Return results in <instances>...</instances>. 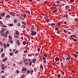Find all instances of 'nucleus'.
<instances>
[{
	"label": "nucleus",
	"instance_id": "nucleus-40",
	"mask_svg": "<svg viewBox=\"0 0 78 78\" xmlns=\"http://www.w3.org/2000/svg\"><path fill=\"white\" fill-rule=\"evenodd\" d=\"M32 64V62H30L29 63V66H30V65H31Z\"/></svg>",
	"mask_w": 78,
	"mask_h": 78
},
{
	"label": "nucleus",
	"instance_id": "nucleus-37",
	"mask_svg": "<svg viewBox=\"0 0 78 78\" xmlns=\"http://www.w3.org/2000/svg\"><path fill=\"white\" fill-rule=\"evenodd\" d=\"M3 46H4V47H6V44H3Z\"/></svg>",
	"mask_w": 78,
	"mask_h": 78
},
{
	"label": "nucleus",
	"instance_id": "nucleus-21",
	"mask_svg": "<svg viewBox=\"0 0 78 78\" xmlns=\"http://www.w3.org/2000/svg\"><path fill=\"white\" fill-rule=\"evenodd\" d=\"M6 18H9L10 16L9 15H7L6 16Z\"/></svg>",
	"mask_w": 78,
	"mask_h": 78
},
{
	"label": "nucleus",
	"instance_id": "nucleus-38",
	"mask_svg": "<svg viewBox=\"0 0 78 78\" xmlns=\"http://www.w3.org/2000/svg\"><path fill=\"white\" fill-rule=\"evenodd\" d=\"M22 28H25V26L23 25L22 26Z\"/></svg>",
	"mask_w": 78,
	"mask_h": 78
},
{
	"label": "nucleus",
	"instance_id": "nucleus-31",
	"mask_svg": "<svg viewBox=\"0 0 78 78\" xmlns=\"http://www.w3.org/2000/svg\"><path fill=\"white\" fill-rule=\"evenodd\" d=\"M70 27H71L73 29H74V27L73 26H70Z\"/></svg>",
	"mask_w": 78,
	"mask_h": 78
},
{
	"label": "nucleus",
	"instance_id": "nucleus-44",
	"mask_svg": "<svg viewBox=\"0 0 78 78\" xmlns=\"http://www.w3.org/2000/svg\"><path fill=\"white\" fill-rule=\"evenodd\" d=\"M58 78H60L61 77V75L60 74H58Z\"/></svg>",
	"mask_w": 78,
	"mask_h": 78
},
{
	"label": "nucleus",
	"instance_id": "nucleus-29",
	"mask_svg": "<svg viewBox=\"0 0 78 78\" xmlns=\"http://www.w3.org/2000/svg\"><path fill=\"white\" fill-rule=\"evenodd\" d=\"M69 8V6H66V9H67V8Z\"/></svg>",
	"mask_w": 78,
	"mask_h": 78
},
{
	"label": "nucleus",
	"instance_id": "nucleus-52",
	"mask_svg": "<svg viewBox=\"0 0 78 78\" xmlns=\"http://www.w3.org/2000/svg\"><path fill=\"white\" fill-rule=\"evenodd\" d=\"M73 41H74V42H76V41H77V40H76V39H74Z\"/></svg>",
	"mask_w": 78,
	"mask_h": 78
},
{
	"label": "nucleus",
	"instance_id": "nucleus-22",
	"mask_svg": "<svg viewBox=\"0 0 78 78\" xmlns=\"http://www.w3.org/2000/svg\"><path fill=\"white\" fill-rule=\"evenodd\" d=\"M14 36V37H16V38H17V37H19V36L18 35H15Z\"/></svg>",
	"mask_w": 78,
	"mask_h": 78
},
{
	"label": "nucleus",
	"instance_id": "nucleus-46",
	"mask_svg": "<svg viewBox=\"0 0 78 78\" xmlns=\"http://www.w3.org/2000/svg\"><path fill=\"white\" fill-rule=\"evenodd\" d=\"M1 67H5V65L4 64H2L1 66Z\"/></svg>",
	"mask_w": 78,
	"mask_h": 78
},
{
	"label": "nucleus",
	"instance_id": "nucleus-2",
	"mask_svg": "<svg viewBox=\"0 0 78 78\" xmlns=\"http://www.w3.org/2000/svg\"><path fill=\"white\" fill-rule=\"evenodd\" d=\"M16 44H17L18 45H20V41H19L17 40H16Z\"/></svg>",
	"mask_w": 78,
	"mask_h": 78
},
{
	"label": "nucleus",
	"instance_id": "nucleus-45",
	"mask_svg": "<svg viewBox=\"0 0 78 78\" xmlns=\"http://www.w3.org/2000/svg\"><path fill=\"white\" fill-rule=\"evenodd\" d=\"M10 56H12V55H13V53H10Z\"/></svg>",
	"mask_w": 78,
	"mask_h": 78
},
{
	"label": "nucleus",
	"instance_id": "nucleus-51",
	"mask_svg": "<svg viewBox=\"0 0 78 78\" xmlns=\"http://www.w3.org/2000/svg\"><path fill=\"white\" fill-rule=\"evenodd\" d=\"M56 3H60V2H59V1H57L56 2Z\"/></svg>",
	"mask_w": 78,
	"mask_h": 78
},
{
	"label": "nucleus",
	"instance_id": "nucleus-49",
	"mask_svg": "<svg viewBox=\"0 0 78 78\" xmlns=\"http://www.w3.org/2000/svg\"><path fill=\"white\" fill-rule=\"evenodd\" d=\"M1 78H5V76H2L1 77Z\"/></svg>",
	"mask_w": 78,
	"mask_h": 78
},
{
	"label": "nucleus",
	"instance_id": "nucleus-12",
	"mask_svg": "<svg viewBox=\"0 0 78 78\" xmlns=\"http://www.w3.org/2000/svg\"><path fill=\"white\" fill-rule=\"evenodd\" d=\"M70 59V57H67L66 59L67 61H68V60H69V59Z\"/></svg>",
	"mask_w": 78,
	"mask_h": 78
},
{
	"label": "nucleus",
	"instance_id": "nucleus-30",
	"mask_svg": "<svg viewBox=\"0 0 78 78\" xmlns=\"http://www.w3.org/2000/svg\"><path fill=\"white\" fill-rule=\"evenodd\" d=\"M66 55L68 56V57H70V54H67Z\"/></svg>",
	"mask_w": 78,
	"mask_h": 78
},
{
	"label": "nucleus",
	"instance_id": "nucleus-34",
	"mask_svg": "<svg viewBox=\"0 0 78 78\" xmlns=\"http://www.w3.org/2000/svg\"><path fill=\"white\" fill-rule=\"evenodd\" d=\"M43 62H44V64H46V60H44Z\"/></svg>",
	"mask_w": 78,
	"mask_h": 78
},
{
	"label": "nucleus",
	"instance_id": "nucleus-6",
	"mask_svg": "<svg viewBox=\"0 0 78 78\" xmlns=\"http://www.w3.org/2000/svg\"><path fill=\"white\" fill-rule=\"evenodd\" d=\"M56 61H58L59 60V58L58 57L56 58H55Z\"/></svg>",
	"mask_w": 78,
	"mask_h": 78
},
{
	"label": "nucleus",
	"instance_id": "nucleus-16",
	"mask_svg": "<svg viewBox=\"0 0 78 78\" xmlns=\"http://www.w3.org/2000/svg\"><path fill=\"white\" fill-rule=\"evenodd\" d=\"M44 55L45 57H47V54L46 53H44Z\"/></svg>",
	"mask_w": 78,
	"mask_h": 78
},
{
	"label": "nucleus",
	"instance_id": "nucleus-60",
	"mask_svg": "<svg viewBox=\"0 0 78 78\" xmlns=\"http://www.w3.org/2000/svg\"><path fill=\"white\" fill-rule=\"evenodd\" d=\"M71 10H71V9H68V11L69 12H70V11H71Z\"/></svg>",
	"mask_w": 78,
	"mask_h": 78
},
{
	"label": "nucleus",
	"instance_id": "nucleus-5",
	"mask_svg": "<svg viewBox=\"0 0 78 78\" xmlns=\"http://www.w3.org/2000/svg\"><path fill=\"white\" fill-rule=\"evenodd\" d=\"M16 35H19V31L17 30H16Z\"/></svg>",
	"mask_w": 78,
	"mask_h": 78
},
{
	"label": "nucleus",
	"instance_id": "nucleus-59",
	"mask_svg": "<svg viewBox=\"0 0 78 78\" xmlns=\"http://www.w3.org/2000/svg\"><path fill=\"white\" fill-rule=\"evenodd\" d=\"M6 34H8L9 33V31H7L6 32Z\"/></svg>",
	"mask_w": 78,
	"mask_h": 78
},
{
	"label": "nucleus",
	"instance_id": "nucleus-1",
	"mask_svg": "<svg viewBox=\"0 0 78 78\" xmlns=\"http://www.w3.org/2000/svg\"><path fill=\"white\" fill-rule=\"evenodd\" d=\"M30 32L32 33L31 34L32 36H34V35H36V32H34V31L33 30H30Z\"/></svg>",
	"mask_w": 78,
	"mask_h": 78
},
{
	"label": "nucleus",
	"instance_id": "nucleus-35",
	"mask_svg": "<svg viewBox=\"0 0 78 78\" xmlns=\"http://www.w3.org/2000/svg\"><path fill=\"white\" fill-rule=\"evenodd\" d=\"M74 2V0H70V2H71L72 3H73Z\"/></svg>",
	"mask_w": 78,
	"mask_h": 78
},
{
	"label": "nucleus",
	"instance_id": "nucleus-25",
	"mask_svg": "<svg viewBox=\"0 0 78 78\" xmlns=\"http://www.w3.org/2000/svg\"><path fill=\"white\" fill-rule=\"evenodd\" d=\"M5 69V68L4 67H2L1 68V69H2V70H4Z\"/></svg>",
	"mask_w": 78,
	"mask_h": 78
},
{
	"label": "nucleus",
	"instance_id": "nucleus-3",
	"mask_svg": "<svg viewBox=\"0 0 78 78\" xmlns=\"http://www.w3.org/2000/svg\"><path fill=\"white\" fill-rule=\"evenodd\" d=\"M72 55L73 56H75V57L76 58V57H77V56H78V55L75 54H72Z\"/></svg>",
	"mask_w": 78,
	"mask_h": 78
},
{
	"label": "nucleus",
	"instance_id": "nucleus-62",
	"mask_svg": "<svg viewBox=\"0 0 78 78\" xmlns=\"http://www.w3.org/2000/svg\"><path fill=\"white\" fill-rule=\"evenodd\" d=\"M24 53H26V52H28V51L27 50L24 51Z\"/></svg>",
	"mask_w": 78,
	"mask_h": 78
},
{
	"label": "nucleus",
	"instance_id": "nucleus-58",
	"mask_svg": "<svg viewBox=\"0 0 78 78\" xmlns=\"http://www.w3.org/2000/svg\"><path fill=\"white\" fill-rule=\"evenodd\" d=\"M62 75H64V73L63 72H62Z\"/></svg>",
	"mask_w": 78,
	"mask_h": 78
},
{
	"label": "nucleus",
	"instance_id": "nucleus-18",
	"mask_svg": "<svg viewBox=\"0 0 78 78\" xmlns=\"http://www.w3.org/2000/svg\"><path fill=\"white\" fill-rule=\"evenodd\" d=\"M40 68L41 69H43V66H42V65H40Z\"/></svg>",
	"mask_w": 78,
	"mask_h": 78
},
{
	"label": "nucleus",
	"instance_id": "nucleus-4",
	"mask_svg": "<svg viewBox=\"0 0 78 78\" xmlns=\"http://www.w3.org/2000/svg\"><path fill=\"white\" fill-rule=\"evenodd\" d=\"M58 11V9H56L54 10V11L53 12V13H55V12H56V11Z\"/></svg>",
	"mask_w": 78,
	"mask_h": 78
},
{
	"label": "nucleus",
	"instance_id": "nucleus-7",
	"mask_svg": "<svg viewBox=\"0 0 78 78\" xmlns=\"http://www.w3.org/2000/svg\"><path fill=\"white\" fill-rule=\"evenodd\" d=\"M22 23L24 25H27V23L26 22H24L23 21L22 22Z\"/></svg>",
	"mask_w": 78,
	"mask_h": 78
},
{
	"label": "nucleus",
	"instance_id": "nucleus-54",
	"mask_svg": "<svg viewBox=\"0 0 78 78\" xmlns=\"http://www.w3.org/2000/svg\"><path fill=\"white\" fill-rule=\"evenodd\" d=\"M55 30H57V31H58V30H59V29H58V28H56L55 29Z\"/></svg>",
	"mask_w": 78,
	"mask_h": 78
},
{
	"label": "nucleus",
	"instance_id": "nucleus-55",
	"mask_svg": "<svg viewBox=\"0 0 78 78\" xmlns=\"http://www.w3.org/2000/svg\"><path fill=\"white\" fill-rule=\"evenodd\" d=\"M43 59H44V60H45V59H46V58H45V57H43Z\"/></svg>",
	"mask_w": 78,
	"mask_h": 78
},
{
	"label": "nucleus",
	"instance_id": "nucleus-64",
	"mask_svg": "<svg viewBox=\"0 0 78 78\" xmlns=\"http://www.w3.org/2000/svg\"><path fill=\"white\" fill-rule=\"evenodd\" d=\"M14 22L15 23H16V22H17V20H14Z\"/></svg>",
	"mask_w": 78,
	"mask_h": 78
},
{
	"label": "nucleus",
	"instance_id": "nucleus-28",
	"mask_svg": "<svg viewBox=\"0 0 78 78\" xmlns=\"http://www.w3.org/2000/svg\"><path fill=\"white\" fill-rule=\"evenodd\" d=\"M2 30L3 31H5V30H6L3 28H2Z\"/></svg>",
	"mask_w": 78,
	"mask_h": 78
},
{
	"label": "nucleus",
	"instance_id": "nucleus-20",
	"mask_svg": "<svg viewBox=\"0 0 78 78\" xmlns=\"http://www.w3.org/2000/svg\"><path fill=\"white\" fill-rule=\"evenodd\" d=\"M26 42H25V41L23 42V45H26Z\"/></svg>",
	"mask_w": 78,
	"mask_h": 78
},
{
	"label": "nucleus",
	"instance_id": "nucleus-11",
	"mask_svg": "<svg viewBox=\"0 0 78 78\" xmlns=\"http://www.w3.org/2000/svg\"><path fill=\"white\" fill-rule=\"evenodd\" d=\"M1 15L2 17H3V16H4L5 15V14L4 13H2V14H1Z\"/></svg>",
	"mask_w": 78,
	"mask_h": 78
},
{
	"label": "nucleus",
	"instance_id": "nucleus-48",
	"mask_svg": "<svg viewBox=\"0 0 78 78\" xmlns=\"http://www.w3.org/2000/svg\"><path fill=\"white\" fill-rule=\"evenodd\" d=\"M10 43H11V44H13V41L11 40L10 41Z\"/></svg>",
	"mask_w": 78,
	"mask_h": 78
},
{
	"label": "nucleus",
	"instance_id": "nucleus-17",
	"mask_svg": "<svg viewBox=\"0 0 78 78\" xmlns=\"http://www.w3.org/2000/svg\"><path fill=\"white\" fill-rule=\"evenodd\" d=\"M2 62H5V61H6V60L4 58L2 59Z\"/></svg>",
	"mask_w": 78,
	"mask_h": 78
},
{
	"label": "nucleus",
	"instance_id": "nucleus-23",
	"mask_svg": "<svg viewBox=\"0 0 78 78\" xmlns=\"http://www.w3.org/2000/svg\"><path fill=\"white\" fill-rule=\"evenodd\" d=\"M23 70H24V68H23V69H22V73H25V72H24V71H23Z\"/></svg>",
	"mask_w": 78,
	"mask_h": 78
},
{
	"label": "nucleus",
	"instance_id": "nucleus-42",
	"mask_svg": "<svg viewBox=\"0 0 78 78\" xmlns=\"http://www.w3.org/2000/svg\"><path fill=\"white\" fill-rule=\"evenodd\" d=\"M70 37H72V39H75V38H73V37H72V36H70Z\"/></svg>",
	"mask_w": 78,
	"mask_h": 78
},
{
	"label": "nucleus",
	"instance_id": "nucleus-10",
	"mask_svg": "<svg viewBox=\"0 0 78 78\" xmlns=\"http://www.w3.org/2000/svg\"><path fill=\"white\" fill-rule=\"evenodd\" d=\"M23 69H24V72H26V70H27V68H25V67H23Z\"/></svg>",
	"mask_w": 78,
	"mask_h": 78
},
{
	"label": "nucleus",
	"instance_id": "nucleus-47",
	"mask_svg": "<svg viewBox=\"0 0 78 78\" xmlns=\"http://www.w3.org/2000/svg\"><path fill=\"white\" fill-rule=\"evenodd\" d=\"M75 21H78V20L77 18H75Z\"/></svg>",
	"mask_w": 78,
	"mask_h": 78
},
{
	"label": "nucleus",
	"instance_id": "nucleus-39",
	"mask_svg": "<svg viewBox=\"0 0 78 78\" xmlns=\"http://www.w3.org/2000/svg\"><path fill=\"white\" fill-rule=\"evenodd\" d=\"M9 39H12V37H11V36H9Z\"/></svg>",
	"mask_w": 78,
	"mask_h": 78
},
{
	"label": "nucleus",
	"instance_id": "nucleus-32",
	"mask_svg": "<svg viewBox=\"0 0 78 78\" xmlns=\"http://www.w3.org/2000/svg\"><path fill=\"white\" fill-rule=\"evenodd\" d=\"M4 33V32L2 30H1L0 31V33Z\"/></svg>",
	"mask_w": 78,
	"mask_h": 78
},
{
	"label": "nucleus",
	"instance_id": "nucleus-63",
	"mask_svg": "<svg viewBox=\"0 0 78 78\" xmlns=\"http://www.w3.org/2000/svg\"><path fill=\"white\" fill-rule=\"evenodd\" d=\"M46 21L47 22H48L49 20V19H47L46 20Z\"/></svg>",
	"mask_w": 78,
	"mask_h": 78
},
{
	"label": "nucleus",
	"instance_id": "nucleus-24",
	"mask_svg": "<svg viewBox=\"0 0 78 78\" xmlns=\"http://www.w3.org/2000/svg\"><path fill=\"white\" fill-rule=\"evenodd\" d=\"M60 25H61V23H57V25L58 26H60Z\"/></svg>",
	"mask_w": 78,
	"mask_h": 78
},
{
	"label": "nucleus",
	"instance_id": "nucleus-15",
	"mask_svg": "<svg viewBox=\"0 0 78 78\" xmlns=\"http://www.w3.org/2000/svg\"><path fill=\"white\" fill-rule=\"evenodd\" d=\"M28 61V59H25L24 60V62H26Z\"/></svg>",
	"mask_w": 78,
	"mask_h": 78
},
{
	"label": "nucleus",
	"instance_id": "nucleus-19",
	"mask_svg": "<svg viewBox=\"0 0 78 78\" xmlns=\"http://www.w3.org/2000/svg\"><path fill=\"white\" fill-rule=\"evenodd\" d=\"M24 77H25V75L24 74L22 75L21 76V77L22 78H23Z\"/></svg>",
	"mask_w": 78,
	"mask_h": 78
},
{
	"label": "nucleus",
	"instance_id": "nucleus-57",
	"mask_svg": "<svg viewBox=\"0 0 78 78\" xmlns=\"http://www.w3.org/2000/svg\"><path fill=\"white\" fill-rule=\"evenodd\" d=\"M1 73H4V71H3V70L1 71Z\"/></svg>",
	"mask_w": 78,
	"mask_h": 78
},
{
	"label": "nucleus",
	"instance_id": "nucleus-43",
	"mask_svg": "<svg viewBox=\"0 0 78 78\" xmlns=\"http://www.w3.org/2000/svg\"><path fill=\"white\" fill-rule=\"evenodd\" d=\"M11 15H12V16H15V14L14 13H11Z\"/></svg>",
	"mask_w": 78,
	"mask_h": 78
},
{
	"label": "nucleus",
	"instance_id": "nucleus-50",
	"mask_svg": "<svg viewBox=\"0 0 78 78\" xmlns=\"http://www.w3.org/2000/svg\"><path fill=\"white\" fill-rule=\"evenodd\" d=\"M51 26H53V25H55V24L54 23H52L51 25Z\"/></svg>",
	"mask_w": 78,
	"mask_h": 78
},
{
	"label": "nucleus",
	"instance_id": "nucleus-33",
	"mask_svg": "<svg viewBox=\"0 0 78 78\" xmlns=\"http://www.w3.org/2000/svg\"><path fill=\"white\" fill-rule=\"evenodd\" d=\"M27 73H30V71H29V70H27Z\"/></svg>",
	"mask_w": 78,
	"mask_h": 78
},
{
	"label": "nucleus",
	"instance_id": "nucleus-14",
	"mask_svg": "<svg viewBox=\"0 0 78 78\" xmlns=\"http://www.w3.org/2000/svg\"><path fill=\"white\" fill-rule=\"evenodd\" d=\"M32 61V62H33V63H34V62H35L36 61V59H33Z\"/></svg>",
	"mask_w": 78,
	"mask_h": 78
},
{
	"label": "nucleus",
	"instance_id": "nucleus-61",
	"mask_svg": "<svg viewBox=\"0 0 78 78\" xmlns=\"http://www.w3.org/2000/svg\"><path fill=\"white\" fill-rule=\"evenodd\" d=\"M61 66H63V63H62V62H61Z\"/></svg>",
	"mask_w": 78,
	"mask_h": 78
},
{
	"label": "nucleus",
	"instance_id": "nucleus-41",
	"mask_svg": "<svg viewBox=\"0 0 78 78\" xmlns=\"http://www.w3.org/2000/svg\"><path fill=\"white\" fill-rule=\"evenodd\" d=\"M1 27H4L5 28V27H6V26H3L2 25H1Z\"/></svg>",
	"mask_w": 78,
	"mask_h": 78
},
{
	"label": "nucleus",
	"instance_id": "nucleus-53",
	"mask_svg": "<svg viewBox=\"0 0 78 78\" xmlns=\"http://www.w3.org/2000/svg\"><path fill=\"white\" fill-rule=\"evenodd\" d=\"M7 47H9V44H7Z\"/></svg>",
	"mask_w": 78,
	"mask_h": 78
},
{
	"label": "nucleus",
	"instance_id": "nucleus-13",
	"mask_svg": "<svg viewBox=\"0 0 78 78\" xmlns=\"http://www.w3.org/2000/svg\"><path fill=\"white\" fill-rule=\"evenodd\" d=\"M1 57H2V58H4V57H5V54L4 53H3L1 55Z\"/></svg>",
	"mask_w": 78,
	"mask_h": 78
},
{
	"label": "nucleus",
	"instance_id": "nucleus-9",
	"mask_svg": "<svg viewBox=\"0 0 78 78\" xmlns=\"http://www.w3.org/2000/svg\"><path fill=\"white\" fill-rule=\"evenodd\" d=\"M8 25H9V26L10 27H12V26H13V24L12 23L9 24H8Z\"/></svg>",
	"mask_w": 78,
	"mask_h": 78
},
{
	"label": "nucleus",
	"instance_id": "nucleus-8",
	"mask_svg": "<svg viewBox=\"0 0 78 78\" xmlns=\"http://www.w3.org/2000/svg\"><path fill=\"white\" fill-rule=\"evenodd\" d=\"M31 29L32 30H34V25H33L32 26Z\"/></svg>",
	"mask_w": 78,
	"mask_h": 78
},
{
	"label": "nucleus",
	"instance_id": "nucleus-36",
	"mask_svg": "<svg viewBox=\"0 0 78 78\" xmlns=\"http://www.w3.org/2000/svg\"><path fill=\"white\" fill-rule=\"evenodd\" d=\"M17 25L18 27H20V23H18L17 24Z\"/></svg>",
	"mask_w": 78,
	"mask_h": 78
},
{
	"label": "nucleus",
	"instance_id": "nucleus-26",
	"mask_svg": "<svg viewBox=\"0 0 78 78\" xmlns=\"http://www.w3.org/2000/svg\"><path fill=\"white\" fill-rule=\"evenodd\" d=\"M3 36H4V37H6L7 36V35L5 34H4Z\"/></svg>",
	"mask_w": 78,
	"mask_h": 78
},
{
	"label": "nucleus",
	"instance_id": "nucleus-56",
	"mask_svg": "<svg viewBox=\"0 0 78 78\" xmlns=\"http://www.w3.org/2000/svg\"><path fill=\"white\" fill-rule=\"evenodd\" d=\"M18 52V51L16 50V51L15 52V54H16V53H17Z\"/></svg>",
	"mask_w": 78,
	"mask_h": 78
},
{
	"label": "nucleus",
	"instance_id": "nucleus-27",
	"mask_svg": "<svg viewBox=\"0 0 78 78\" xmlns=\"http://www.w3.org/2000/svg\"><path fill=\"white\" fill-rule=\"evenodd\" d=\"M25 65H26V66L28 65V62H25Z\"/></svg>",
	"mask_w": 78,
	"mask_h": 78
}]
</instances>
